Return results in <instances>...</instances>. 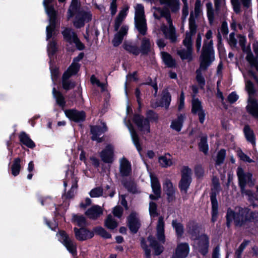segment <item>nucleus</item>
Returning a JSON list of instances; mask_svg holds the SVG:
<instances>
[{
	"mask_svg": "<svg viewBox=\"0 0 258 258\" xmlns=\"http://www.w3.org/2000/svg\"><path fill=\"white\" fill-rule=\"evenodd\" d=\"M192 14L189 23V32L186 33L185 37L183 40L184 47H181L177 49V53L182 60H187L190 61L193 59V49L191 37L196 34L197 26L195 25L192 19Z\"/></svg>",
	"mask_w": 258,
	"mask_h": 258,
	"instance_id": "obj_1",
	"label": "nucleus"
},
{
	"mask_svg": "<svg viewBox=\"0 0 258 258\" xmlns=\"http://www.w3.org/2000/svg\"><path fill=\"white\" fill-rule=\"evenodd\" d=\"M254 213H249L247 208H236L235 211L228 209L227 213V225L229 227L232 221L236 226H242L247 222L253 221L252 215Z\"/></svg>",
	"mask_w": 258,
	"mask_h": 258,
	"instance_id": "obj_2",
	"label": "nucleus"
},
{
	"mask_svg": "<svg viewBox=\"0 0 258 258\" xmlns=\"http://www.w3.org/2000/svg\"><path fill=\"white\" fill-rule=\"evenodd\" d=\"M78 0H72L67 15L68 19H70L75 13H77L73 22L74 25L76 28L83 27L85 23L88 22L92 18V15L89 11H80L78 12Z\"/></svg>",
	"mask_w": 258,
	"mask_h": 258,
	"instance_id": "obj_3",
	"label": "nucleus"
},
{
	"mask_svg": "<svg viewBox=\"0 0 258 258\" xmlns=\"http://www.w3.org/2000/svg\"><path fill=\"white\" fill-rule=\"evenodd\" d=\"M212 35L211 30H209L206 34V40H205L203 52L200 57L201 68L202 69L207 68L215 59L213 42L211 40Z\"/></svg>",
	"mask_w": 258,
	"mask_h": 258,
	"instance_id": "obj_4",
	"label": "nucleus"
},
{
	"mask_svg": "<svg viewBox=\"0 0 258 258\" xmlns=\"http://www.w3.org/2000/svg\"><path fill=\"white\" fill-rule=\"evenodd\" d=\"M188 233L191 238L194 240V247L202 254L205 255L208 251L209 239L208 236L204 234L199 235V231L197 228L192 227L188 230Z\"/></svg>",
	"mask_w": 258,
	"mask_h": 258,
	"instance_id": "obj_5",
	"label": "nucleus"
},
{
	"mask_svg": "<svg viewBox=\"0 0 258 258\" xmlns=\"http://www.w3.org/2000/svg\"><path fill=\"white\" fill-rule=\"evenodd\" d=\"M158 118L157 114L151 110H149L147 112L146 118L140 115H136L134 118V121L143 134H147L150 132L149 120L156 121Z\"/></svg>",
	"mask_w": 258,
	"mask_h": 258,
	"instance_id": "obj_6",
	"label": "nucleus"
},
{
	"mask_svg": "<svg viewBox=\"0 0 258 258\" xmlns=\"http://www.w3.org/2000/svg\"><path fill=\"white\" fill-rule=\"evenodd\" d=\"M245 89L248 93L247 105L246 107L247 111L253 117L258 118V102L253 97L255 93L252 83L250 81L245 82Z\"/></svg>",
	"mask_w": 258,
	"mask_h": 258,
	"instance_id": "obj_7",
	"label": "nucleus"
},
{
	"mask_svg": "<svg viewBox=\"0 0 258 258\" xmlns=\"http://www.w3.org/2000/svg\"><path fill=\"white\" fill-rule=\"evenodd\" d=\"M135 24L140 34L145 35L147 31V24L144 13V8L141 4H137L135 8Z\"/></svg>",
	"mask_w": 258,
	"mask_h": 258,
	"instance_id": "obj_8",
	"label": "nucleus"
},
{
	"mask_svg": "<svg viewBox=\"0 0 258 258\" xmlns=\"http://www.w3.org/2000/svg\"><path fill=\"white\" fill-rule=\"evenodd\" d=\"M166 22V24L163 23L161 25L160 30L165 38L169 39L171 42H175L177 36L176 33L175 28L173 25L171 18L168 17Z\"/></svg>",
	"mask_w": 258,
	"mask_h": 258,
	"instance_id": "obj_9",
	"label": "nucleus"
},
{
	"mask_svg": "<svg viewBox=\"0 0 258 258\" xmlns=\"http://www.w3.org/2000/svg\"><path fill=\"white\" fill-rule=\"evenodd\" d=\"M213 188L211 195V201L212 203V221L213 222L217 220L218 213V204L216 199V193L220 190V185L218 183V179L214 178L213 179Z\"/></svg>",
	"mask_w": 258,
	"mask_h": 258,
	"instance_id": "obj_10",
	"label": "nucleus"
},
{
	"mask_svg": "<svg viewBox=\"0 0 258 258\" xmlns=\"http://www.w3.org/2000/svg\"><path fill=\"white\" fill-rule=\"evenodd\" d=\"M237 174L242 192L250 195L251 191H246L244 187L246 184H249V185H252L253 184L251 179V174L248 172L244 173L241 167H238L237 170Z\"/></svg>",
	"mask_w": 258,
	"mask_h": 258,
	"instance_id": "obj_11",
	"label": "nucleus"
},
{
	"mask_svg": "<svg viewBox=\"0 0 258 258\" xmlns=\"http://www.w3.org/2000/svg\"><path fill=\"white\" fill-rule=\"evenodd\" d=\"M238 41L242 50L247 53L246 56V60L248 62L251 67L254 68L258 72V61L257 59L254 57L249 48L245 47V37L239 35Z\"/></svg>",
	"mask_w": 258,
	"mask_h": 258,
	"instance_id": "obj_12",
	"label": "nucleus"
},
{
	"mask_svg": "<svg viewBox=\"0 0 258 258\" xmlns=\"http://www.w3.org/2000/svg\"><path fill=\"white\" fill-rule=\"evenodd\" d=\"M191 170L188 167H184L181 171V179L179 187L181 192H187V189L191 181Z\"/></svg>",
	"mask_w": 258,
	"mask_h": 258,
	"instance_id": "obj_13",
	"label": "nucleus"
},
{
	"mask_svg": "<svg viewBox=\"0 0 258 258\" xmlns=\"http://www.w3.org/2000/svg\"><path fill=\"white\" fill-rule=\"evenodd\" d=\"M58 240L64 245L68 250L73 255L76 254V244L70 239L68 235L63 231L57 234Z\"/></svg>",
	"mask_w": 258,
	"mask_h": 258,
	"instance_id": "obj_14",
	"label": "nucleus"
},
{
	"mask_svg": "<svg viewBox=\"0 0 258 258\" xmlns=\"http://www.w3.org/2000/svg\"><path fill=\"white\" fill-rule=\"evenodd\" d=\"M64 39L70 44H76V47L80 50L84 49V45L80 41L77 34L71 28H65L62 32Z\"/></svg>",
	"mask_w": 258,
	"mask_h": 258,
	"instance_id": "obj_15",
	"label": "nucleus"
},
{
	"mask_svg": "<svg viewBox=\"0 0 258 258\" xmlns=\"http://www.w3.org/2000/svg\"><path fill=\"white\" fill-rule=\"evenodd\" d=\"M49 21V25L46 27V39L48 40L51 38L55 34L54 29L55 28L56 21V12L55 10L45 11Z\"/></svg>",
	"mask_w": 258,
	"mask_h": 258,
	"instance_id": "obj_16",
	"label": "nucleus"
},
{
	"mask_svg": "<svg viewBox=\"0 0 258 258\" xmlns=\"http://www.w3.org/2000/svg\"><path fill=\"white\" fill-rule=\"evenodd\" d=\"M163 189L167 196V199L169 202H172L175 200L176 188L170 179L167 178L164 179Z\"/></svg>",
	"mask_w": 258,
	"mask_h": 258,
	"instance_id": "obj_17",
	"label": "nucleus"
},
{
	"mask_svg": "<svg viewBox=\"0 0 258 258\" xmlns=\"http://www.w3.org/2000/svg\"><path fill=\"white\" fill-rule=\"evenodd\" d=\"M107 127L105 123L102 122L99 125L91 126L92 140L99 143L102 141V138L100 137L104 133L107 131Z\"/></svg>",
	"mask_w": 258,
	"mask_h": 258,
	"instance_id": "obj_18",
	"label": "nucleus"
},
{
	"mask_svg": "<svg viewBox=\"0 0 258 258\" xmlns=\"http://www.w3.org/2000/svg\"><path fill=\"white\" fill-rule=\"evenodd\" d=\"M127 226L132 233H137L140 227L141 223L138 214L132 212L127 218Z\"/></svg>",
	"mask_w": 258,
	"mask_h": 258,
	"instance_id": "obj_19",
	"label": "nucleus"
},
{
	"mask_svg": "<svg viewBox=\"0 0 258 258\" xmlns=\"http://www.w3.org/2000/svg\"><path fill=\"white\" fill-rule=\"evenodd\" d=\"M151 184L152 190L155 196L151 195L150 198L152 200H157L160 197L161 189L158 178L154 174H150Z\"/></svg>",
	"mask_w": 258,
	"mask_h": 258,
	"instance_id": "obj_20",
	"label": "nucleus"
},
{
	"mask_svg": "<svg viewBox=\"0 0 258 258\" xmlns=\"http://www.w3.org/2000/svg\"><path fill=\"white\" fill-rule=\"evenodd\" d=\"M64 113L70 119L75 122L83 121L85 120L86 117L84 111H79L75 109L66 110Z\"/></svg>",
	"mask_w": 258,
	"mask_h": 258,
	"instance_id": "obj_21",
	"label": "nucleus"
},
{
	"mask_svg": "<svg viewBox=\"0 0 258 258\" xmlns=\"http://www.w3.org/2000/svg\"><path fill=\"white\" fill-rule=\"evenodd\" d=\"M128 30V27L126 25H123L117 31L112 39V43L114 46L120 45L123 39V37L127 34Z\"/></svg>",
	"mask_w": 258,
	"mask_h": 258,
	"instance_id": "obj_22",
	"label": "nucleus"
},
{
	"mask_svg": "<svg viewBox=\"0 0 258 258\" xmlns=\"http://www.w3.org/2000/svg\"><path fill=\"white\" fill-rule=\"evenodd\" d=\"M192 112L198 114L200 122L203 123L205 120V113L202 109L201 102L198 99H192Z\"/></svg>",
	"mask_w": 258,
	"mask_h": 258,
	"instance_id": "obj_23",
	"label": "nucleus"
},
{
	"mask_svg": "<svg viewBox=\"0 0 258 258\" xmlns=\"http://www.w3.org/2000/svg\"><path fill=\"white\" fill-rule=\"evenodd\" d=\"M101 160L105 163H111L113 158V147L109 145L100 153Z\"/></svg>",
	"mask_w": 258,
	"mask_h": 258,
	"instance_id": "obj_24",
	"label": "nucleus"
},
{
	"mask_svg": "<svg viewBox=\"0 0 258 258\" xmlns=\"http://www.w3.org/2000/svg\"><path fill=\"white\" fill-rule=\"evenodd\" d=\"M189 251V247L187 243H180L177 246L173 258H185L187 256Z\"/></svg>",
	"mask_w": 258,
	"mask_h": 258,
	"instance_id": "obj_25",
	"label": "nucleus"
},
{
	"mask_svg": "<svg viewBox=\"0 0 258 258\" xmlns=\"http://www.w3.org/2000/svg\"><path fill=\"white\" fill-rule=\"evenodd\" d=\"M74 232L76 238L80 241L85 240L87 239L91 238L94 236L93 232L84 228L78 229L77 228H75Z\"/></svg>",
	"mask_w": 258,
	"mask_h": 258,
	"instance_id": "obj_26",
	"label": "nucleus"
},
{
	"mask_svg": "<svg viewBox=\"0 0 258 258\" xmlns=\"http://www.w3.org/2000/svg\"><path fill=\"white\" fill-rule=\"evenodd\" d=\"M164 227V219L163 217L161 216L159 218L156 225V236L158 239L162 243L165 241Z\"/></svg>",
	"mask_w": 258,
	"mask_h": 258,
	"instance_id": "obj_27",
	"label": "nucleus"
},
{
	"mask_svg": "<svg viewBox=\"0 0 258 258\" xmlns=\"http://www.w3.org/2000/svg\"><path fill=\"white\" fill-rule=\"evenodd\" d=\"M75 74H73L72 71H69V70H68L63 75L62 79V84L63 88L66 90H68L73 88L75 84L73 82H71L69 80V78L73 75H75Z\"/></svg>",
	"mask_w": 258,
	"mask_h": 258,
	"instance_id": "obj_28",
	"label": "nucleus"
},
{
	"mask_svg": "<svg viewBox=\"0 0 258 258\" xmlns=\"http://www.w3.org/2000/svg\"><path fill=\"white\" fill-rule=\"evenodd\" d=\"M120 173L122 176H127L131 171V165L130 162L124 158L120 160Z\"/></svg>",
	"mask_w": 258,
	"mask_h": 258,
	"instance_id": "obj_29",
	"label": "nucleus"
},
{
	"mask_svg": "<svg viewBox=\"0 0 258 258\" xmlns=\"http://www.w3.org/2000/svg\"><path fill=\"white\" fill-rule=\"evenodd\" d=\"M128 10V7L127 6H124L123 9L119 12L118 16L115 20L114 24V30L115 31H118L119 27L121 25V23L125 18L127 11Z\"/></svg>",
	"mask_w": 258,
	"mask_h": 258,
	"instance_id": "obj_30",
	"label": "nucleus"
},
{
	"mask_svg": "<svg viewBox=\"0 0 258 258\" xmlns=\"http://www.w3.org/2000/svg\"><path fill=\"white\" fill-rule=\"evenodd\" d=\"M85 214L89 218L95 219L102 214V209L97 205L93 206Z\"/></svg>",
	"mask_w": 258,
	"mask_h": 258,
	"instance_id": "obj_31",
	"label": "nucleus"
},
{
	"mask_svg": "<svg viewBox=\"0 0 258 258\" xmlns=\"http://www.w3.org/2000/svg\"><path fill=\"white\" fill-rule=\"evenodd\" d=\"M161 4L166 5L171 10L172 12L176 13L180 9V2L179 0H159Z\"/></svg>",
	"mask_w": 258,
	"mask_h": 258,
	"instance_id": "obj_32",
	"label": "nucleus"
},
{
	"mask_svg": "<svg viewBox=\"0 0 258 258\" xmlns=\"http://www.w3.org/2000/svg\"><path fill=\"white\" fill-rule=\"evenodd\" d=\"M126 125L130 131L132 139L134 145L136 147L138 151L140 153L142 150V148L140 144L138 135H137V133L134 130L132 125L130 123H129L128 124L126 123Z\"/></svg>",
	"mask_w": 258,
	"mask_h": 258,
	"instance_id": "obj_33",
	"label": "nucleus"
},
{
	"mask_svg": "<svg viewBox=\"0 0 258 258\" xmlns=\"http://www.w3.org/2000/svg\"><path fill=\"white\" fill-rule=\"evenodd\" d=\"M153 15L156 19H159L161 17L165 18L166 20H168V16L171 18L170 12L168 10L162 9L159 8H154Z\"/></svg>",
	"mask_w": 258,
	"mask_h": 258,
	"instance_id": "obj_34",
	"label": "nucleus"
},
{
	"mask_svg": "<svg viewBox=\"0 0 258 258\" xmlns=\"http://www.w3.org/2000/svg\"><path fill=\"white\" fill-rule=\"evenodd\" d=\"M184 118L185 117L183 115L181 114L179 115L177 118L172 121L170 125L171 128L177 132L180 131L181 129Z\"/></svg>",
	"mask_w": 258,
	"mask_h": 258,
	"instance_id": "obj_35",
	"label": "nucleus"
},
{
	"mask_svg": "<svg viewBox=\"0 0 258 258\" xmlns=\"http://www.w3.org/2000/svg\"><path fill=\"white\" fill-rule=\"evenodd\" d=\"M160 165L165 168L171 166L173 164L172 157L169 154L160 156L158 159Z\"/></svg>",
	"mask_w": 258,
	"mask_h": 258,
	"instance_id": "obj_36",
	"label": "nucleus"
},
{
	"mask_svg": "<svg viewBox=\"0 0 258 258\" xmlns=\"http://www.w3.org/2000/svg\"><path fill=\"white\" fill-rule=\"evenodd\" d=\"M151 246L154 249L156 255L160 254L163 250V247L160 245L152 236L148 238Z\"/></svg>",
	"mask_w": 258,
	"mask_h": 258,
	"instance_id": "obj_37",
	"label": "nucleus"
},
{
	"mask_svg": "<svg viewBox=\"0 0 258 258\" xmlns=\"http://www.w3.org/2000/svg\"><path fill=\"white\" fill-rule=\"evenodd\" d=\"M19 138L20 141L27 147L33 148L35 147L34 143L26 133L24 132L21 133L19 135Z\"/></svg>",
	"mask_w": 258,
	"mask_h": 258,
	"instance_id": "obj_38",
	"label": "nucleus"
},
{
	"mask_svg": "<svg viewBox=\"0 0 258 258\" xmlns=\"http://www.w3.org/2000/svg\"><path fill=\"white\" fill-rule=\"evenodd\" d=\"M245 137L247 141L252 145L255 144V136L252 130L248 125H245L243 129Z\"/></svg>",
	"mask_w": 258,
	"mask_h": 258,
	"instance_id": "obj_39",
	"label": "nucleus"
},
{
	"mask_svg": "<svg viewBox=\"0 0 258 258\" xmlns=\"http://www.w3.org/2000/svg\"><path fill=\"white\" fill-rule=\"evenodd\" d=\"M83 53H80L77 57L74 59L73 62L68 69L69 71H72L73 74H76L77 73L80 68L78 62L83 58Z\"/></svg>",
	"mask_w": 258,
	"mask_h": 258,
	"instance_id": "obj_40",
	"label": "nucleus"
},
{
	"mask_svg": "<svg viewBox=\"0 0 258 258\" xmlns=\"http://www.w3.org/2000/svg\"><path fill=\"white\" fill-rule=\"evenodd\" d=\"M171 101V96L168 92H165L162 98L160 104H153L154 107H157L159 106L164 107L165 108H168Z\"/></svg>",
	"mask_w": 258,
	"mask_h": 258,
	"instance_id": "obj_41",
	"label": "nucleus"
},
{
	"mask_svg": "<svg viewBox=\"0 0 258 258\" xmlns=\"http://www.w3.org/2000/svg\"><path fill=\"white\" fill-rule=\"evenodd\" d=\"M161 56L163 61L168 67H173L175 66V60L168 53L165 52H161Z\"/></svg>",
	"mask_w": 258,
	"mask_h": 258,
	"instance_id": "obj_42",
	"label": "nucleus"
},
{
	"mask_svg": "<svg viewBox=\"0 0 258 258\" xmlns=\"http://www.w3.org/2000/svg\"><path fill=\"white\" fill-rule=\"evenodd\" d=\"M151 46L150 41L148 38L144 37L142 38L140 46L142 53H147L150 50Z\"/></svg>",
	"mask_w": 258,
	"mask_h": 258,
	"instance_id": "obj_43",
	"label": "nucleus"
},
{
	"mask_svg": "<svg viewBox=\"0 0 258 258\" xmlns=\"http://www.w3.org/2000/svg\"><path fill=\"white\" fill-rule=\"evenodd\" d=\"M21 160L19 158H15L11 167L12 174L14 176H17L21 169Z\"/></svg>",
	"mask_w": 258,
	"mask_h": 258,
	"instance_id": "obj_44",
	"label": "nucleus"
},
{
	"mask_svg": "<svg viewBox=\"0 0 258 258\" xmlns=\"http://www.w3.org/2000/svg\"><path fill=\"white\" fill-rule=\"evenodd\" d=\"M201 12H202V5H201V1L200 0H196L194 12H191L190 15V17H189V23H190L191 15L192 14V19L194 22L195 25H196L195 17H197L198 16H199L200 15V14L201 13Z\"/></svg>",
	"mask_w": 258,
	"mask_h": 258,
	"instance_id": "obj_45",
	"label": "nucleus"
},
{
	"mask_svg": "<svg viewBox=\"0 0 258 258\" xmlns=\"http://www.w3.org/2000/svg\"><path fill=\"white\" fill-rule=\"evenodd\" d=\"M52 93L56 99L57 103L60 106L63 107L65 105V101L64 98L62 94L57 91L55 88H53L52 90Z\"/></svg>",
	"mask_w": 258,
	"mask_h": 258,
	"instance_id": "obj_46",
	"label": "nucleus"
},
{
	"mask_svg": "<svg viewBox=\"0 0 258 258\" xmlns=\"http://www.w3.org/2000/svg\"><path fill=\"white\" fill-rule=\"evenodd\" d=\"M106 227L109 229H114L117 226V223L111 215H109L105 221Z\"/></svg>",
	"mask_w": 258,
	"mask_h": 258,
	"instance_id": "obj_47",
	"label": "nucleus"
},
{
	"mask_svg": "<svg viewBox=\"0 0 258 258\" xmlns=\"http://www.w3.org/2000/svg\"><path fill=\"white\" fill-rule=\"evenodd\" d=\"M57 50V46L55 40L53 38L52 41H50L47 45V52L48 55L50 57L53 55Z\"/></svg>",
	"mask_w": 258,
	"mask_h": 258,
	"instance_id": "obj_48",
	"label": "nucleus"
},
{
	"mask_svg": "<svg viewBox=\"0 0 258 258\" xmlns=\"http://www.w3.org/2000/svg\"><path fill=\"white\" fill-rule=\"evenodd\" d=\"M172 226L175 229L177 236H181L183 233V227L182 224L177 222L176 220H173L172 223Z\"/></svg>",
	"mask_w": 258,
	"mask_h": 258,
	"instance_id": "obj_49",
	"label": "nucleus"
},
{
	"mask_svg": "<svg viewBox=\"0 0 258 258\" xmlns=\"http://www.w3.org/2000/svg\"><path fill=\"white\" fill-rule=\"evenodd\" d=\"M123 48L127 51L137 55L139 53L140 50L137 46L132 45L131 43H125L123 44Z\"/></svg>",
	"mask_w": 258,
	"mask_h": 258,
	"instance_id": "obj_50",
	"label": "nucleus"
},
{
	"mask_svg": "<svg viewBox=\"0 0 258 258\" xmlns=\"http://www.w3.org/2000/svg\"><path fill=\"white\" fill-rule=\"evenodd\" d=\"M73 222L80 227H83L86 225L85 218L82 216L74 215Z\"/></svg>",
	"mask_w": 258,
	"mask_h": 258,
	"instance_id": "obj_51",
	"label": "nucleus"
},
{
	"mask_svg": "<svg viewBox=\"0 0 258 258\" xmlns=\"http://www.w3.org/2000/svg\"><path fill=\"white\" fill-rule=\"evenodd\" d=\"M199 147L200 150L204 153L206 154L208 151V146L207 142V138L202 137L201 141L199 143Z\"/></svg>",
	"mask_w": 258,
	"mask_h": 258,
	"instance_id": "obj_52",
	"label": "nucleus"
},
{
	"mask_svg": "<svg viewBox=\"0 0 258 258\" xmlns=\"http://www.w3.org/2000/svg\"><path fill=\"white\" fill-rule=\"evenodd\" d=\"M248 243V241H244L240 245L235 253V255L236 258H241V254Z\"/></svg>",
	"mask_w": 258,
	"mask_h": 258,
	"instance_id": "obj_53",
	"label": "nucleus"
},
{
	"mask_svg": "<svg viewBox=\"0 0 258 258\" xmlns=\"http://www.w3.org/2000/svg\"><path fill=\"white\" fill-rule=\"evenodd\" d=\"M89 194L92 198H98L102 195L103 189L101 187H97L92 189Z\"/></svg>",
	"mask_w": 258,
	"mask_h": 258,
	"instance_id": "obj_54",
	"label": "nucleus"
},
{
	"mask_svg": "<svg viewBox=\"0 0 258 258\" xmlns=\"http://www.w3.org/2000/svg\"><path fill=\"white\" fill-rule=\"evenodd\" d=\"M78 180L77 177L74 176L71 177V179H68L67 181H64L63 183L64 186H66L68 184H71V190L76 188L77 187Z\"/></svg>",
	"mask_w": 258,
	"mask_h": 258,
	"instance_id": "obj_55",
	"label": "nucleus"
},
{
	"mask_svg": "<svg viewBox=\"0 0 258 258\" xmlns=\"http://www.w3.org/2000/svg\"><path fill=\"white\" fill-rule=\"evenodd\" d=\"M207 69H202L200 67V69L197 71V80L199 84L201 86V87H203L205 85V79L202 76L201 74V71H204Z\"/></svg>",
	"mask_w": 258,
	"mask_h": 258,
	"instance_id": "obj_56",
	"label": "nucleus"
},
{
	"mask_svg": "<svg viewBox=\"0 0 258 258\" xmlns=\"http://www.w3.org/2000/svg\"><path fill=\"white\" fill-rule=\"evenodd\" d=\"M149 212L151 217H154L157 216V205L153 202H151L149 203Z\"/></svg>",
	"mask_w": 258,
	"mask_h": 258,
	"instance_id": "obj_57",
	"label": "nucleus"
},
{
	"mask_svg": "<svg viewBox=\"0 0 258 258\" xmlns=\"http://www.w3.org/2000/svg\"><path fill=\"white\" fill-rule=\"evenodd\" d=\"M225 151L224 150H220L218 154L216 159V164L220 165L222 163L225 159Z\"/></svg>",
	"mask_w": 258,
	"mask_h": 258,
	"instance_id": "obj_58",
	"label": "nucleus"
},
{
	"mask_svg": "<svg viewBox=\"0 0 258 258\" xmlns=\"http://www.w3.org/2000/svg\"><path fill=\"white\" fill-rule=\"evenodd\" d=\"M53 0H43V4L45 11L55 10L53 6L51 4Z\"/></svg>",
	"mask_w": 258,
	"mask_h": 258,
	"instance_id": "obj_59",
	"label": "nucleus"
},
{
	"mask_svg": "<svg viewBox=\"0 0 258 258\" xmlns=\"http://www.w3.org/2000/svg\"><path fill=\"white\" fill-rule=\"evenodd\" d=\"M233 10L236 13H239L240 12V4L239 0H231Z\"/></svg>",
	"mask_w": 258,
	"mask_h": 258,
	"instance_id": "obj_60",
	"label": "nucleus"
},
{
	"mask_svg": "<svg viewBox=\"0 0 258 258\" xmlns=\"http://www.w3.org/2000/svg\"><path fill=\"white\" fill-rule=\"evenodd\" d=\"M96 231L99 235L104 238H109L111 237V235L101 227L97 228Z\"/></svg>",
	"mask_w": 258,
	"mask_h": 258,
	"instance_id": "obj_61",
	"label": "nucleus"
},
{
	"mask_svg": "<svg viewBox=\"0 0 258 258\" xmlns=\"http://www.w3.org/2000/svg\"><path fill=\"white\" fill-rule=\"evenodd\" d=\"M228 43L229 45L233 47H236L237 44V40L234 37V33H231L229 35L228 39Z\"/></svg>",
	"mask_w": 258,
	"mask_h": 258,
	"instance_id": "obj_62",
	"label": "nucleus"
},
{
	"mask_svg": "<svg viewBox=\"0 0 258 258\" xmlns=\"http://www.w3.org/2000/svg\"><path fill=\"white\" fill-rule=\"evenodd\" d=\"M123 209L121 207L119 206H116L114 208L113 210V213L114 215L118 218H120L122 214Z\"/></svg>",
	"mask_w": 258,
	"mask_h": 258,
	"instance_id": "obj_63",
	"label": "nucleus"
},
{
	"mask_svg": "<svg viewBox=\"0 0 258 258\" xmlns=\"http://www.w3.org/2000/svg\"><path fill=\"white\" fill-rule=\"evenodd\" d=\"M91 82L93 84H96L97 86L101 87L102 89H104L105 85L101 83L100 81L94 76L91 77Z\"/></svg>",
	"mask_w": 258,
	"mask_h": 258,
	"instance_id": "obj_64",
	"label": "nucleus"
}]
</instances>
